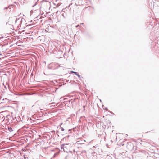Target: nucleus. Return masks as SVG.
<instances>
[{
  "instance_id": "1",
  "label": "nucleus",
  "mask_w": 159,
  "mask_h": 159,
  "mask_svg": "<svg viewBox=\"0 0 159 159\" xmlns=\"http://www.w3.org/2000/svg\"><path fill=\"white\" fill-rule=\"evenodd\" d=\"M76 75H77L79 78L80 77V76L78 74H77Z\"/></svg>"
},
{
  "instance_id": "2",
  "label": "nucleus",
  "mask_w": 159,
  "mask_h": 159,
  "mask_svg": "<svg viewBox=\"0 0 159 159\" xmlns=\"http://www.w3.org/2000/svg\"><path fill=\"white\" fill-rule=\"evenodd\" d=\"M74 73L76 75H77V73L76 72H74Z\"/></svg>"
},
{
  "instance_id": "3",
  "label": "nucleus",
  "mask_w": 159,
  "mask_h": 159,
  "mask_svg": "<svg viewBox=\"0 0 159 159\" xmlns=\"http://www.w3.org/2000/svg\"><path fill=\"white\" fill-rule=\"evenodd\" d=\"M57 154H58V153H55L54 155V156H56V155H57Z\"/></svg>"
},
{
  "instance_id": "4",
  "label": "nucleus",
  "mask_w": 159,
  "mask_h": 159,
  "mask_svg": "<svg viewBox=\"0 0 159 159\" xmlns=\"http://www.w3.org/2000/svg\"><path fill=\"white\" fill-rule=\"evenodd\" d=\"M71 73H74V72H74V71H71Z\"/></svg>"
}]
</instances>
